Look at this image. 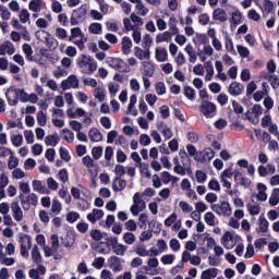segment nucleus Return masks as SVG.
I'll return each mask as SVG.
<instances>
[{
	"label": "nucleus",
	"mask_w": 279,
	"mask_h": 279,
	"mask_svg": "<svg viewBox=\"0 0 279 279\" xmlns=\"http://www.w3.org/2000/svg\"><path fill=\"white\" fill-rule=\"evenodd\" d=\"M76 66L82 75H93L97 71V61L88 54H81L76 59Z\"/></svg>",
	"instance_id": "1"
},
{
	"label": "nucleus",
	"mask_w": 279,
	"mask_h": 279,
	"mask_svg": "<svg viewBox=\"0 0 279 279\" xmlns=\"http://www.w3.org/2000/svg\"><path fill=\"white\" fill-rule=\"evenodd\" d=\"M68 40L69 43L75 45L80 51H84L88 38H86V35L84 32H82L81 27H73L70 29V36L68 37Z\"/></svg>",
	"instance_id": "2"
},
{
	"label": "nucleus",
	"mask_w": 279,
	"mask_h": 279,
	"mask_svg": "<svg viewBox=\"0 0 279 279\" xmlns=\"http://www.w3.org/2000/svg\"><path fill=\"white\" fill-rule=\"evenodd\" d=\"M9 106H16L20 101L25 100V89L16 88L11 86L5 93Z\"/></svg>",
	"instance_id": "3"
},
{
	"label": "nucleus",
	"mask_w": 279,
	"mask_h": 279,
	"mask_svg": "<svg viewBox=\"0 0 279 279\" xmlns=\"http://www.w3.org/2000/svg\"><path fill=\"white\" fill-rule=\"evenodd\" d=\"M145 208H147V204L145 201H143V194L136 192L133 195V205L130 207V213L133 215V217H138V214L143 213Z\"/></svg>",
	"instance_id": "4"
},
{
	"label": "nucleus",
	"mask_w": 279,
	"mask_h": 279,
	"mask_svg": "<svg viewBox=\"0 0 279 279\" xmlns=\"http://www.w3.org/2000/svg\"><path fill=\"white\" fill-rule=\"evenodd\" d=\"M211 210L219 215V217H230L232 215V206L228 201H223L220 204H213Z\"/></svg>",
	"instance_id": "5"
},
{
	"label": "nucleus",
	"mask_w": 279,
	"mask_h": 279,
	"mask_svg": "<svg viewBox=\"0 0 279 279\" xmlns=\"http://www.w3.org/2000/svg\"><path fill=\"white\" fill-rule=\"evenodd\" d=\"M239 241H241V236L230 231H227L221 238V243L226 250H233Z\"/></svg>",
	"instance_id": "6"
},
{
	"label": "nucleus",
	"mask_w": 279,
	"mask_h": 279,
	"mask_svg": "<svg viewBox=\"0 0 279 279\" xmlns=\"http://www.w3.org/2000/svg\"><path fill=\"white\" fill-rule=\"evenodd\" d=\"M84 167H86L90 178H97L99 175V166L95 162L90 156H85L82 158Z\"/></svg>",
	"instance_id": "7"
},
{
	"label": "nucleus",
	"mask_w": 279,
	"mask_h": 279,
	"mask_svg": "<svg viewBox=\"0 0 279 279\" xmlns=\"http://www.w3.org/2000/svg\"><path fill=\"white\" fill-rule=\"evenodd\" d=\"M108 64L111 69L120 71V73H130V66L121 58H110Z\"/></svg>",
	"instance_id": "8"
},
{
	"label": "nucleus",
	"mask_w": 279,
	"mask_h": 279,
	"mask_svg": "<svg viewBox=\"0 0 279 279\" xmlns=\"http://www.w3.org/2000/svg\"><path fill=\"white\" fill-rule=\"evenodd\" d=\"M21 256L23 258H29V250H32V238L27 234H23L20 239Z\"/></svg>",
	"instance_id": "9"
},
{
	"label": "nucleus",
	"mask_w": 279,
	"mask_h": 279,
	"mask_svg": "<svg viewBox=\"0 0 279 279\" xmlns=\"http://www.w3.org/2000/svg\"><path fill=\"white\" fill-rule=\"evenodd\" d=\"M201 112L207 119H210L217 114V106L214 102L205 100L201 105Z\"/></svg>",
	"instance_id": "10"
},
{
	"label": "nucleus",
	"mask_w": 279,
	"mask_h": 279,
	"mask_svg": "<svg viewBox=\"0 0 279 279\" xmlns=\"http://www.w3.org/2000/svg\"><path fill=\"white\" fill-rule=\"evenodd\" d=\"M62 90H71V88H80V78L77 75L72 74L66 80L61 82Z\"/></svg>",
	"instance_id": "11"
},
{
	"label": "nucleus",
	"mask_w": 279,
	"mask_h": 279,
	"mask_svg": "<svg viewBox=\"0 0 279 279\" xmlns=\"http://www.w3.org/2000/svg\"><path fill=\"white\" fill-rule=\"evenodd\" d=\"M23 210H29L31 206H38V195L29 193L25 198H21Z\"/></svg>",
	"instance_id": "12"
},
{
	"label": "nucleus",
	"mask_w": 279,
	"mask_h": 279,
	"mask_svg": "<svg viewBox=\"0 0 279 279\" xmlns=\"http://www.w3.org/2000/svg\"><path fill=\"white\" fill-rule=\"evenodd\" d=\"M215 158V150L211 148H205L199 153V156L195 157L196 162H210Z\"/></svg>",
	"instance_id": "13"
},
{
	"label": "nucleus",
	"mask_w": 279,
	"mask_h": 279,
	"mask_svg": "<svg viewBox=\"0 0 279 279\" xmlns=\"http://www.w3.org/2000/svg\"><path fill=\"white\" fill-rule=\"evenodd\" d=\"M254 197H256L258 202H267V185L258 183L257 193L252 194V199H254Z\"/></svg>",
	"instance_id": "14"
},
{
	"label": "nucleus",
	"mask_w": 279,
	"mask_h": 279,
	"mask_svg": "<svg viewBox=\"0 0 279 279\" xmlns=\"http://www.w3.org/2000/svg\"><path fill=\"white\" fill-rule=\"evenodd\" d=\"M223 41H225V49L228 53L232 56H236V50L234 49V41L228 32L223 33Z\"/></svg>",
	"instance_id": "15"
},
{
	"label": "nucleus",
	"mask_w": 279,
	"mask_h": 279,
	"mask_svg": "<svg viewBox=\"0 0 279 279\" xmlns=\"http://www.w3.org/2000/svg\"><path fill=\"white\" fill-rule=\"evenodd\" d=\"M233 174H234V182L236 184H239L240 186H244L245 189H250L252 184V180H250L246 177H243V173L239 172V170H235Z\"/></svg>",
	"instance_id": "16"
},
{
	"label": "nucleus",
	"mask_w": 279,
	"mask_h": 279,
	"mask_svg": "<svg viewBox=\"0 0 279 279\" xmlns=\"http://www.w3.org/2000/svg\"><path fill=\"white\" fill-rule=\"evenodd\" d=\"M108 266L114 274H119V271H123V265H121V258L117 256H111L108 258Z\"/></svg>",
	"instance_id": "17"
},
{
	"label": "nucleus",
	"mask_w": 279,
	"mask_h": 279,
	"mask_svg": "<svg viewBox=\"0 0 279 279\" xmlns=\"http://www.w3.org/2000/svg\"><path fill=\"white\" fill-rule=\"evenodd\" d=\"M14 53H16V49L11 41L8 40L0 45V56H14Z\"/></svg>",
	"instance_id": "18"
},
{
	"label": "nucleus",
	"mask_w": 279,
	"mask_h": 279,
	"mask_svg": "<svg viewBox=\"0 0 279 279\" xmlns=\"http://www.w3.org/2000/svg\"><path fill=\"white\" fill-rule=\"evenodd\" d=\"M11 211L14 221H23V209H21V205H19V202L11 203Z\"/></svg>",
	"instance_id": "19"
},
{
	"label": "nucleus",
	"mask_w": 279,
	"mask_h": 279,
	"mask_svg": "<svg viewBox=\"0 0 279 279\" xmlns=\"http://www.w3.org/2000/svg\"><path fill=\"white\" fill-rule=\"evenodd\" d=\"M32 186L33 191H35V193H39L40 195H48L49 193V190H47V185L44 181L33 180Z\"/></svg>",
	"instance_id": "20"
},
{
	"label": "nucleus",
	"mask_w": 279,
	"mask_h": 279,
	"mask_svg": "<svg viewBox=\"0 0 279 279\" xmlns=\"http://www.w3.org/2000/svg\"><path fill=\"white\" fill-rule=\"evenodd\" d=\"M157 130H158V132H160V134H162V136H163V138H166V141L173 138V130H171V128L167 126V124H165V122L158 123Z\"/></svg>",
	"instance_id": "21"
},
{
	"label": "nucleus",
	"mask_w": 279,
	"mask_h": 279,
	"mask_svg": "<svg viewBox=\"0 0 279 279\" xmlns=\"http://www.w3.org/2000/svg\"><path fill=\"white\" fill-rule=\"evenodd\" d=\"M104 210L95 208L92 213L87 214V221H89V223H97V221L104 219Z\"/></svg>",
	"instance_id": "22"
},
{
	"label": "nucleus",
	"mask_w": 279,
	"mask_h": 279,
	"mask_svg": "<svg viewBox=\"0 0 279 279\" xmlns=\"http://www.w3.org/2000/svg\"><path fill=\"white\" fill-rule=\"evenodd\" d=\"M17 16L22 25H29V23H32V13H29V10L25 8L20 9Z\"/></svg>",
	"instance_id": "23"
},
{
	"label": "nucleus",
	"mask_w": 279,
	"mask_h": 279,
	"mask_svg": "<svg viewBox=\"0 0 279 279\" xmlns=\"http://www.w3.org/2000/svg\"><path fill=\"white\" fill-rule=\"evenodd\" d=\"M213 19L214 21H219V23H226V21H228V13L221 8L215 9L213 12Z\"/></svg>",
	"instance_id": "24"
},
{
	"label": "nucleus",
	"mask_w": 279,
	"mask_h": 279,
	"mask_svg": "<svg viewBox=\"0 0 279 279\" xmlns=\"http://www.w3.org/2000/svg\"><path fill=\"white\" fill-rule=\"evenodd\" d=\"M243 90H244L243 84L239 82H233L229 86V94L232 95V97H239V95H241Z\"/></svg>",
	"instance_id": "25"
},
{
	"label": "nucleus",
	"mask_w": 279,
	"mask_h": 279,
	"mask_svg": "<svg viewBox=\"0 0 279 279\" xmlns=\"http://www.w3.org/2000/svg\"><path fill=\"white\" fill-rule=\"evenodd\" d=\"M126 186H128V182L119 177H117L112 182V190L114 191V193L125 191Z\"/></svg>",
	"instance_id": "26"
},
{
	"label": "nucleus",
	"mask_w": 279,
	"mask_h": 279,
	"mask_svg": "<svg viewBox=\"0 0 279 279\" xmlns=\"http://www.w3.org/2000/svg\"><path fill=\"white\" fill-rule=\"evenodd\" d=\"M155 58L157 62H167L169 60V52L162 47H158L155 50Z\"/></svg>",
	"instance_id": "27"
},
{
	"label": "nucleus",
	"mask_w": 279,
	"mask_h": 279,
	"mask_svg": "<svg viewBox=\"0 0 279 279\" xmlns=\"http://www.w3.org/2000/svg\"><path fill=\"white\" fill-rule=\"evenodd\" d=\"M45 8V2L43 0H31L28 2V10L31 12H43Z\"/></svg>",
	"instance_id": "28"
},
{
	"label": "nucleus",
	"mask_w": 279,
	"mask_h": 279,
	"mask_svg": "<svg viewBox=\"0 0 279 279\" xmlns=\"http://www.w3.org/2000/svg\"><path fill=\"white\" fill-rule=\"evenodd\" d=\"M134 56L138 60H149V58H151L149 49L144 50L141 47H135L134 48Z\"/></svg>",
	"instance_id": "29"
},
{
	"label": "nucleus",
	"mask_w": 279,
	"mask_h": 279,
	"mask_svg": "<svg viewBox=\"0 0 279 279\" xmlns=\"http://www.w3.org/2000/svg\"><path fill=\"white\" fill-rule=\"evenodd\" d=\"M132 39L128 36L122 37V53L130 56L132 53Z\"/></svg>",
	"instance_id": "30"
},
{
	"label": "nucleus",
	"mask_w": 279,
	"mask_h": 279,
	"mask_svg": "<svg viewBox=\"0 0 279 279\" xmlns=\"http://www.w3.org/2000/svg\"><path fill=\"white\" fill-rule=\"evenodd\" d=\"M172 39H173V34L169 31H166L163 33H159L156 36L157 45H160V43H171Z\"/></svg>",
	"instance_id": "31"
},
{
	"label": "nucleus",
	"mask_w": 279,
	"mask_h": 279,
	"mask_svg": "<svg viewBox=\"0 0 279 279\" xmlns=\"http://www.w3.org/2000/svg\"><path fill=\"white\" fill-rule=\"evenodd\" d=\"M205 82H213V77L215 76V66L213 65V61H207L205 63Z\"/></svg>",
	"instance_id": "32"
},
{
	"label": "nucleus",
	"mask_w": 279,
	"mask_h": 279,
	"mask_svg": "<svg viewBox=\"0 0 279 279\" xmlns=\"http://www.w3.org/2000/svg\"><path fill=\"white\" fill-rule=\"evenodd\" d=\"M142 66H143L144 75H147V77H153L154 76V73L156 71V68L154 66V63H151L149 61H143Z\"/></svg>",
	"instance_id": "33"
},
{
	"label": "nucleus",
	"mask_w": 279,
	"mask_h": 279,
	"mask_svg": "<svg viewBox=\"0 0 279 279\" xmlns=\"http://www.w3.org/2000/svg\"><path fill=\"white\" fill-rule=\"evenodd\" d=\"M217 276H219L218 268H208L202 272L201 279H215Z\"/></svg>",
	"instance_id": "34"
},
{
	"label": "nucleus",
	"mask_w": 279,
	"mask_h": 279,
	"mask_svg": "<svg viewBox=\"0 0 279 279\" xmlns=\"http://www.w3.org/2000/svg\"><path fill=\"white\" fill-rule=\"evenodd\" d=\"M184 51L189 56V62H191L192 64H195V62H197V52H195V49L193 48V45L189 44L184 48Z\"/></svg>",
	"instance_id": "35"
},
{
	"label": "nucleus",
	"mask_w": 279,
	"mask_h": 279,
	"mask_svg": "<svg viewBox=\"0 0 279 279\" xmlns=\"http://www.w3.org/2000/svg\"><path fill=\"white\" fill-rule=\"evenodd\" d=\"M35 36L37 38V40H39L40 43H44V45L49 44V38H50V34L49 32L45 31V29H39L35 33Z\"/></svg>",
	"instance_id": "36"
},
{
	"label": "nucleus",
	"mask_w": 279,
	"mask_h": 279,
	"mask_svg": "<svg viewBox=\"0 0 279 279\" xmlns=\"http://www.w3.org/2000/svg\"><path fill=\"white\" fill-rule=\"evenodd\" d=\"M230 15L231 25H241V23H243V13H241V11L235 10Z\"/></svg>",
	"instance_id": "37"
},
{
	"label": "nucleus",
	"mask_w": 279,
	"mask_h": 279,
	"mask_svg": "<svg viewBox=\"0 0 279 279\" xmlns=\"http://www.w3.org/2000/svg\"><path fill=\"white\" fill-rule=\"evenodd\" d=\"M22 51L25 54L27 62H34V49L29 44H24L22 46Z\"/></svg>",
	"instance_id": "38"
},
{
	"label": "nucleus",
	"mask_w": 279,
	"mask_h": 279,
	"mask_svg": "<svg viewBox=\"0 0 279 279\" xmlns=\"http://www.w3.org/2000/svg\"><path fill=\"white\" fill-rule=\"evenodd\" d=\"M89 140L93 143H99V141L104 140V135H101V132L98 129H90L89 131Z\"/></svg>",
	"instance_id": "39"
},
{
	"label": "nucleus",
	"mask_w": 279,
	"mask_h": 279,
	"mask_svg": "<svg viewBox=\"0 0 279 279\" xmlns=\"http://www.w3.org/2000/svg\"><path fill=\"white\" fill-rule=\"evenodd\" d=\"M89 34L99 35L101 32H104V26L101 23L94 22L88 26Z\"/></svg>",
	"instance_id": "40"
},
{
	"label": "nucleus",
	"mask_w": 279,
	"mask_h": 279,
	"mask_svg": "<svg viewBox=\"0 0 279 279\" xmlns=\"http://www.w3.org/2000/svg\"><path fill=\"white\" fill-rule=\"evenodd\" d=\"M137 169H140V173L145 175V178H151V172H149V163L142 162L136 165Z\"/></svg>",
	"instance_id": "41"
},
{
	"label": "nucleus",
	"mask_w": 279,
	"mask_h": 279,
	"mask_svg": "<svg viewBox=\"0 0 279 279\" xmlns=\"http://www.w3.org/2000/svg\"><path fill=\"white\" fill-rule=\"evenodd\" d=\"M94 97L98 99V101H106V88L104 87H96L94 89Z\"/></svg>",
	"instance_id": "42"
},
{
	"label": "nucleus",
	"mask_w": 279,
	"mask_h": 279,
	"mask_svg": "<svg viewBox=\"0 0 279 279\" xmlns=\"http://www.w3.org/2000/svg\"><path fill=\"white\" fill-rule=\"evenodd\" d=\"M0 263H1V265H5L7 267H12V265H14V263H16V260L14 259V257H8V255L5 253H1L0 254Z\"/></svg>",
	"instance_id": "43"
},
{
	"label": "nucleus",
	"mask_w": 279,
	"mask_h": 279,
	"mask_svg": "<svg viewBox=\"0 0 279 279\" xmlns=\"http://www.w3.org/2000/svg\"><path fill=\"white\" fill-rule=\"evenodd\" d=\"M112 252L116 254V256H125V252H128V245L119 243L112 247Z\"/></svg>",
	"instance_id": "44"
},
{
	"label": "nucleus",
	"mask_w": 279,
	"mask_h": 279,
	"mask_svg": "<svg viewBox=\"0 0 279 279\" xmlns=\"http://www.w3.org/2000/svg\"><path fill=\"white\" fill-rule=\"evenodd\" d=\"M108 90L110 97H117V94L121 90V85L119 83L111 82L108 84Z\"/></svg>",
	"instance_id": "45"
},
{
	"label": "nucleus",
	"mask_w": 279,
	"mask_h": 279,
	"mask_svg": "<svg viewBox=\"0 0 279 279\" xmlns=\"http://www.w3.org/2000/svg\"><path fill=\"white\" fill-rule=\"evenodd\" d=\"M54 36L59 40H66V38H69V32H66V29L63 27H57L54 29Z\"/></svg>",
	"instance_id": "46"
},
{
	"label": "nucleus",
	"mask_w": 279,
	"mask_h": 279,
	"mask_svg": "<svg viewBox=\"0 0 279 279\" xmlns=\"http://www.w3.org/2000/svg\"><path fill=\"white\" fill-rule=\"evenodd\" d=\"M262 12L265 14H271V12H274V1L264 0L262 4Z\"/></svg>",
	"instance_id": "47"
},
{
	"label": "nucleus",
	"mask_w": 279,
	"mask_h": 279,
	"mask_svg": "<svg viewBox=\"0 0 279 279\" xmlns=\"http://www.w3.org/2000/svg\"><path fill=\"white\" fill-rule=\"evenodd\" d=\"M137 13L140 16H147L149 14V9L145 7V3H143V0L138 1L135 5Z\"/></svg>",
	"instance_id": "48"
},
{
	"label": "nucleus",
	"mask_w": 279,
	"mask_h": 279,
	"mask_svg": "<svg viewBox=\"0 0 279 279\" xmlns=\"http://www.w3.org/2000/svg\"><path fill=\"white\" fill-rule=\"evenodd\" d=\"M268 202H269L270 206H278V204H279V187H276L272 190V193H271Z\"/></svg>",
	"instance_id": "49"
},
{
	"label": "nucleus",
	"mask_w": 279,
	"mask_h": 279,
	"mask_svg": "<svg viewBox=\"0 0 279 279\" xmlns=\"http://www.w3.org/2000/svg\"><path fill=\"white\" fill-rule=\"evenodd\" d=\"M60 143V137L58 135H48L45 138V144L50 147H56Z\"/></svg>",
	"instance_id": "50"
},
{
	"label": "nucleus",
	"mask_w": 279,
	"mask_h": 279,
	"mask_svg": "<svg viewBox=\"0 0 279 279\" xmlns=\"http://www.w3.org/2000/svg\"><path fill=\"white\" fill-rule=\"evenodd\" d=\"M195 180L197 184H205L206 180H208V174L202 170L195 171Z\"/></svg>",
	"instance_id": "51"
},
{
	"label": "nucleus",
	"mask_w": 279,
	"mask_h": 279,
	"mask_svg": "<svg viewBox=\"0 0 279 279\" xmlns=\"http://www.w3.org/2000/svg\"><path fill=\"white\" fill-rule=\"evenodd\" d=\"M247 211L252 217H256V215H260V206L256 204H247Z\"/></svg>",
	"instance_id": "52"
},
{
	"label": "nucleus",
	"mask_w": 279,
	"mask_h": 279,
	"mask_svg": "<svg viewBox=\"0 0 279 279\" xmlns=\"http://www.w3.org/2000/svg\"><path fill=\"white\" fill-rule=\"evenodd\" d=\"M123 25H124V32H125V33H128V32H134V31L138 29V28L134 25V23L132 22V20H131V19H128V17H125V19L123 20Z\"/></svg>",
	"instance_id": "53"
},
{
	"label": "nucleus",
	"mask_w": 279,
	"mask_h": 279,
	"mask_svg": "<svg viewBox=\"0 0 279 279\" xmlns=\"http://www.w3.org/2000/svg\"><path fill=\"white\" fill-rule=\"evenodd\" d=\"M32 258H33V262L36 263V265L43 263V255H40V251L38 250V246H34L32 251Z\"/></svg>",
	"instance_id": "54"
},
{
	"label": "nucleus",
	"mask_w": 279,
	"mask_h": 279,
	"mask_svg": "<svg viewBox=\"0 0 279 279\" xmlns=\"http://www.w3.org/2000/svg\"><path fill=\"white\" fill-rule=\"evenodd\" d=\"M123 241L126 245H134L136 241V235L132 232H125L123 234Z\"/></svg>",
	"instance_id": "55"
},
{
	"label": "nucleus",
	"mask_w": 279,
	"mask_h": 279,
	"mask_svg": "<svg viewBox=\"0 0 279 279\" xmlns=\"http://www.w3.org/2000/svg\"><path fill=\"white\" fill-rule=\"evenodd\" d=\"M51 213L52 215H60L62 213V203L60 201L56 198L52 201Z\"/></svg>",
	"instance_id": "56"
},
{
	"label": "nucleus",
	"mask_w": 279,
	"mask_h": 279,
	"mask_svg": "<svg viewBox=\"0 0 279 279\" xmlns=\"http://www.w3.org/2000/svg\"><path fill=\"white\" fill-rule=\"evenodd\" d=\"M174 262L175 255L173 254H166L160 257V263H162V265H173Z\"/></svg>",
	"instance_id": "57"
},
{
	"label": "nucleus",
	"mask_w": 279,
	"mask_h": 279,
	"mask_svg": "<svg viewBox=\"0 0 279 279\" xmlns=\"http://www.w3.org/2000/svg\"><path fill=\"white\" fill-rule=\"evenodd\" d=\"M16 167H19V158L14 157V153H12L9 157L8 169H10V171H14Z\"/></svg>",
	"instance_id": "58"
},
{
	"label": "nucleus",
	"mask_w": 279,
	"mask_h": 279,
	"mask_svg": "<svg viewBox=\"0 0 279 279\" xmlns=\"http://www.w3.org/2000/svg\"><path fill=\"white\" fill-rule=\"evenodd\" d=\"M204 219L207 226H210L211 228H214V226H217V223L215 222V214H213L211 211L206 213Z\"/></svg>",
	"instance_id": "59"
},
{
	"label": "nucleus",
	"mask_w": 279,
	"mask_h": 279,
	"mask_svg": "<svg viewBox=\"0 0 279 279\" xmlns=\"http://www.w3.org/2000/svg\"><path fill=\"white\" fill-rule=\"evenodd\" d=\"M26 173L25 171H23V169L21 168H15L13 171H12V178L13 180H23V178H26Z\"/></svg>",
	"instance_id": "60"
},
{
	"label": "nucleus",
	"mask_w": 279,
	"mask_h": 279,
	"mask_svg": "<svg viewBox=\"0 0 279 279\" xmlns=\"http://www.w3.org/2000/svg\"><path fill=\"white\" fill-rule=\"evenodd\" d=\"M135 253L137 254V256H142L143 258L151 256L147 247H145V245H138L135 250Z\"/></svg>",
	"instance_id": "61"
},
{
	"label": "nucleus",
	"mask_w": 279,
	"mask_h": 279,
	"mask_svg": "<svg viewBox=\"0 0 279 279\" xmlns=\"http://www.w3.org/2000/svg\"><path fill=\"white\" fill-rule=\"evenodd\" d=\"M37 123L40 125V128H45V125H47V114H45V112H37Z\"/></svg>",
	"instance_id": "62"
},
{
	"label": "nucleus",
	"mask_w": 279,
	"mask_h": 279,
	"mask_svg": "<svg viewBox=\"0 0 279 279\" xmlns=\"http://www.w3.org/2000/svg\"><path fill=\"white\" fill-rule=\"evenodd\" d=\"M179 208H181L182 213H193V206L186 201H180Z\"/></svg>",
	"instance_id": "63"
},
{
	"label": "nucleus",
	"mask_w": 279,
	"mask_h": 279,
	"mask_svg": "<svg viewBox=\"0 0 279 279\" xmlns=\"http://www.w3.org/2000/svg\"><path fill=\"white\" fill-rule=\"evenodd\" d=\"M236 49H238V53H239L240 57L250 58V49H247V47L242 46V45H238Z\"/></svg>",
	"instance_id": "64"
}]
</instances>
